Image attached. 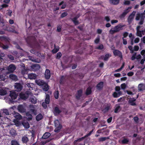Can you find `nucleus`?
Wrapping results in <instances>:
<instances>
[{
    "label": "nucleus",
    "mask_w": 145,
    "mask_h": 145,
    "mask_svg": "<svg viewBox=\"0 0 145 145\" xmlns=\"http://www.w3.org/2000/svg\"><path fill=\"white\" fill-rule=\"evenodd\" d=\"M35 82L38 85L41 86L43 90L46 91L48 90V86L44 81L40 79L37 80H35Z\"/></svg>",
    "instance_id": "1"
},
{
    "label": "nucleus",
    "mask_w": 145,
    "mask_h": 145,
    "mask_svg": "<svg viewBox=\"0 0 145 145\" xmlns=\"http://www.w3.org/2000/svg\"><path fill=\"white\" fill-rule=\"evenodd\" d=\"M14 116L16 119L14 120L13 122L17 126H20L21 125V123L18 120L22 119L21 116L19 113H16L14 114Z\"/></svg>",
    "instance_id": "2"
},
{
    "label": "nucleus",
    "mask_w": 145,
    "mask_h": 145,
    "mask_svg": "<svg viewBox=\"0 0 145 145\" xmlns=\"http://www.w3.org/2000/svg\"><path fill=\"white\" fill-rule=\"evenodd\" d=\"M123 25L121 24H120L118 25L115 26L114 27L112 28L110 31V33L113 34L116 32L118 31L121 30Z\"/></svg>",
    "instance_id": "3"
},
{
    "label": "nucleus",
    "mask_w": 145,
    "mask_h": 145,
    "mask_svg": "<svg viewBox=\"0 0 145 145\" xmlns=\"http://www.w3.org/2000/svg\"><path fill=\"white\" fill-rule=\"evenodd\" d=\"M32 95V93L29 91H28L25 93H21L20 94V97L22 99L25 100L28 98L29 96H31Z\"/></svg>",
    "instance_id": "4"
},
{
    "label": "nucleus",
    "mask_w": 145,
    "mask_h": 145,
    "mask_svg": "<svg viewBox=\"0 0 145 145\" xmlns=\"http://www.w3.org/2000/svg\"><path fill=\"white\" fill-rule=\"evenodd\" d=\"M54 123L56 127V129H55L54 131L56 132H58L61 129V126L57 120H55Z\"/></svg>",
    "instance_id": "5"
},
{
    "label": "nucleus",
    "mask_w": 145,
    "mask_h": 145,
    "mask_svg": "<svg viewBox=\"0 0 145 145\" xmlns=\"http://www.w3.org/2000/svg\"><path fill=\"white\" fill-rule=\"evenodd\" d=\"M0 71L2 72V73H0V79L2 80H4L7 77L4 74L5 70L4 69H0Z\"/></svg>",
    "instance_id": "6"
},
{
    "label": "nucleus",
    "mask_w": 145,
    "mask_h": 145,
    "mask_svg": "<svg viewBox=\"0 0 145 145\" xmlns=\"http://www.w3.org/2000/svg\"><path fill=\"white\" fill-rule=\"evenodd\" d=\"M50 101L49 96L48 95H46L45 100V103L43 102L42 104V106L45 108H47V106L46 104L49 103Z\"/></svg>",
    "instance_id": "7"
},
{
    "label": "nucleus",
    "mask_w": 145,
    "mask_h": 145,
    "mask_svg": "<svg viewBox=\"0 0 145 145\" xmlns=\"http://www.w3.org/2000/svg\"><path fill=\"white\" fill-rule=\"evenodd\" d=\"M140 18H141V19H144L145 18V13H142L141 14L139 13H137L136 16V20H139Z\"/></svg>",
    "instance_id": "8"
},
{
    "label": "nucleus",
    "mask_w": 145,
    "mask_h": 145,
    "mask_svg": "<svg viewBox=\"0 0 145 145\" xmlns=\"http://www.w3.org/2000/svg\"><path fill=\"white\" fill-rule=\"evenodd\" d=\"M22 85L18 83H16L14 85V88L17 91H20L22 89Z\"/></svg>",
    "instance_id": "9"
},
{
    "label": "nucleus",
    "mask_w": 145,
    "mask_h": 145,
    "mask_svg": "<svg viewBox=\"0 0 145 145\" xmlns=\"http://www.w3.org/2000/svg\"><path fill=\"white\" fill-rule=\"evenodd\" d=\"M18 94L14 91H10V96L12 99H15L17 97Z\"/></svg>",
    "instance_id": "10"
},
{
    "label": "nucleus",
    "mask_w": 145,
    "mask_h": 145,
    "mask_svg": "<svg viewBox=\"0 0 145 145\" xmlns=\"http://www.w3.org/2000/svg\"><path fill=\"white\" fill-rule=\"evenodd\" d=\"M44 76L45 77L46 79H49L50 78L51 76V73L50 70L48 69H46V70Z\"/></svg>",
    "instance_id": "11"
},
{
    "label": "nucleus",
    "mask_w": 145,
    "mask_h": 145,
    "mask_svg": "<svg viewBox=\"0 0 145 145\" xmlns=\"http://www.w3.org/2000/svg\"><path fill=\"white\" fill-rule=\"evenodd\" d=\"M18 109L19 112L22 113H23L25 112V106L22 105L18 106Z\"/></svg>",
    "instance_id": "12"
},
{
    "label": "nucleus",
    "mask_w": 145,
    "mask_h": 145,
    "mask_svg": "<svg viewBox=\"0 0 145 145\" xmlns=\"http://www.w3.org/2000/svg\"><path fill=\"white\" fill-rule=\"evenodd\" d=\"M113 53L115 56H118L122 58V56L121 53L119 50H116L113 51Z\"/></svg>",
    "instance_id": "13"
},
{
    "label": "nucleus",
    "mask_w": 145,
    "mask_h": 145,
    "mask_svg": "<svg viewBox=\"0 0 145 145\" xmlns=\"http://www.w3.org/2000/svg\"><path fill=\"white\" fill-rule=\"evenodd\" d=\"M135 13L136 12L133 11L130 15L128 19V21L129 23L131 22V21L133 19Z\"/></svg>",
    "instance_id": "14"
},
{
    "label": "nucleus",
    "mask_w": 145,
    "mask_h": 145,
    "mask_svg": "<svg viewBox=\"0 0 145 145\" xmlns=\"http://www.w3.org/2000/svg\"><path fill=\"white\" fill-rule=\"evenodd\" d=\"M2 117L0 114V118H1V120L3 119V120H2V121L1 122V123H6L7 122L10 121V119H9L7 117L3 118V117L2 118Z\"/></svg>",
    "instance_id": "15"
},
{
    "label": "nucleus",
    "mask_w": 145,
    "mask_h": 145,
    "mask_svg": "<svg viewBox=\"0 0 145 145\" xmlns=\"http://www.w3.org/2000/svg\"><path fill=\"white\" fill-rule=\"evenodd\" d=\"M30 112H31V113L32 114L36 115L37 111L34 107V106L33 105H31L30 106Z\"/></svg>",
    "instance_id": "16"
},
{
    "label": "nucleus",
    "mask_w": 145,
    "mask_h": 145,
    "mask_svg": "<svg viewBox=\"0 0 145 145\" xmlns=\"http://www.w3.org/2000/svg\"><path fill=\"white\" fill-rule=\"evenodd\" d=\"M16 69V67L14 65L12 64L10 65L8 68V71L10 72H12Z\"/></svg>",
    "instance_id": "17"
},
{
    "label": "nucleus",
    "mask_w": 145,
    "mask_h": 145,
    "mask_svg": "<svg viewBox=\"0 0 145 145\" xmlns=\"http://www.w3.org/2000/svg\"><path fill=\"white\" fill-rule=\"evenodd\" d=\"M31 67L32 71H35L40 69V66L39 65L35 64L31 66Z\"/></svg>",
    "instance_id": "18"
},
{
    "label": "nucleus",
    "mask_w": 145,
    "mask_h": 145,
    "mask_svg": "<svg viewBox=\"0 0 145 145\" xmlns=\"http://www.w3.org/2000/svg\"><path fill=\"white\" fill-rule=\"evenodd\" d=\"M7 93V89L6 88H3L0 89V95H5Z\"/></svg>",
    "instance_id": "19"
},
{
    "label": "nucleus",
    "mask_w": 145,
    "mask_h": 145,
    "mask_svg": "<svg viewBox=\"0 0 145 145\" xmlns=\"http://www.w3.org/2000/svg\"><path fill=\"white\" fill-rule=\"evenodd\" d=\"M136 99L133 98H130L129 99V102L131 105L134 106L136 104L135 102Z\"/></svg>",
    "instance_id": "20"
},
{
    "label": "nucleus",
    "mask_w": 145,
    "mask_h": 145,
    "mask_svg": "<svg viewBox=\"0 0 145 145\" xmlns=\"http://www.w3.org/2000/svg\"><path fill=\"white\" fill-rule=\"evenodd\" d=\"M122 95L121 91L115 92L113 94V97L115 98L118 97Z\"/></svg>",
    "instance_id": "21"
},
{
    "label": "nucleus",
    "mask_w": 145,
    "mask_h": 145,
    "mask_svg": "<svg viewBox=\"0 0 145 145\" xmlns=\"http://www.w3.org/2000/svg\"><path fill=\"white\" fill-rule=\"evenodd\" d=\"M138 89L139 91H142L145 89V85L143 84H140L138 86Z\"/></svg>",
    "instance_id": "22"
},
{
    "label": "nucleus",
    "mask_w": 145,
    "mask_h": 145,
    "mask_svg": "<svg viewBox=\"0 0 145 145\" xmlns=\"http://www.w3.org/2000/svg\"><path fill=\"white\" fill-rule=\"evenodd\" d=\"M37 77V76L35 74H30L28 75V78L30 79H35Z\"/></svg>",
    "instance_id": "23"
},
{
    "label": "nucleus",
    "mask_w": 145,
    "mask_h": 145,
    "mask_svg": "<svg viewBox=\"0 0 145 145\" xmlns=\"http://www.w3.org/2000/svg\"><path fill=\"white\" fill-rule=\"evenodd\" d=\"M111 55L110 54H106L105 56H103L102 57V58L105 61H107L108 60V59L110 57Z\"/></svg>",
    "instance_id": "24"
},
{
    "label": "nucleus",
    "mask_w": 145,
    "mask_h": 145,
    "mask_svg": "<svg viewBox=\"0 0 145 145\" xmlns=\"http://www.w3.org/2000/svg\"><path fill=\"white\" fill-rule=\"evenodd\" d=\"M137 31V35L140 37H141L142 36V35H144V32L143 31H140L139 30Z\"/></svg>",
    "instance_id": "25"
},
{
    "label": "nucleus",
    "mask_w": 145,
    "mask_h": 145,
    "mask_svg": "<svg viewBox=\"0 0 145 145\" xmlns=\"http://www.w3.org/2000/svg\"><path fill=\"white\" fill-rule=\"evenodd\" d=\"M61 112V110H60L58 107H56L55 108L54 111V113L55 115L58 114Z\"/></svg>",
    "instance_id": "26"
},
{
    "label": "nucleus",
    "mask_w": 145,
    "mask_h": 145,
    "mask_svg": "<svg viewBox=\"0 0 145 145\" xmlns=\"http://www.w3.org/2000/svg\"><path fill=\"white\" fill-rule=\"evenodd\" d=\"M141 40L144 43H145V36L142 38ZM141 54L142 56L145 55V50H142L141 52Z\"/></svg>",
    "instance_id": "27"
},
{
    "label": "nucleus",
    "mask_w": 145,
    "mask_h": 145,
    "mask_svg": "<svg viewBox=\"0 0 145 145\" xmlns=\"http://www.w3.org/2000/svg\"><path fill=\"white\" fill-rule=\"evenodd\" d=\"M9 78L12 80L16 81L17 80V76L13 74H11L9 75Z\"/></svg>",
    "instance_id": "28"
},
{
    "label": "nucleus",
    "mask_w": 145,
    "mask_h": 145,
    "mask_svg": "<svg viewBox=\"0 0 145 145\" xmlns=\"http://www.w3.org/2000/svg\"><path fill=\"white\" fill-rule=\"evenodd\" d=\"M50 135V134L49 133H45L42 137V138L44 139L48 138Z\"/></svg>",
    "instance_id": "29"
},
{
    "label": "nucleus",
    "mask_w": 145,
    "mask_h": 145,
    "mask_svg": "<svg viewBox=\"0 0 145 145\" xmlns=\"http://www.w3.org/2000/svg\"><path fill=\"white\" fill-rule=\"evenodd\" d=\"M103 86V82H101L97 85V88L98 89H100L102 88Z\"/></svg>",
    "instance_id": "30"
},
{
    "label": "nucleus",
    "mask_w": 145,
    "mask_h": 145,
    "mask_svg": "<svg viewBox=\"0 0 145 145\" xmlns=\"http://www.w3.org/2000/svg\"><path fill=\"white\" fill-rule=\"evenodd\" d=\"M42 116L41 114H39L36 117V119L37 121H39L42 118Z\"/></svg>",
    "instance_id": "31"
},
{
    "label": "nucleus",
    "mask_w": 145,
    "mask_h": 145,
    "mask_svg": "<svg viewBox=\"0 0 145 145\" xmlns=\"http://www.w3.org/2000/svg\"><path fill=\"white\" fill-rule=\"evenodd\" d=\"M120 0H110V2L111 4L115 5L119 3Z\"/></svg>",
    "instance_id": "32"
},
{
    "label": "nucleus",
    "mask_w": 145,
    "mask_h": 145,
    "mask_svg": "<svg viewBox=\"0 0 145 145\" xmlns=\"http://www.w3.org/2000/svg\"><path fill=\"white\" fill-rule=\"evenodd\" d=\"M26 115L27 116V118L28 120H30L32 119V116L31 114H29V112L26 113Z\"/></svg>",
    "instance_id": "33"
},
{
    "label": "nucleus",
    "mask_w": 145,
    "mask_h": 145,
    "mask_svg": "<svg viewBox=\"0 0 145 145\" xmlns=\"http://www.w3.org/2000/svg\"><path fill=\"white\" fill-rule=\"evenodd\" d=\"M31 101L33 104H35L37 102L36 98L35 97H31L30 98Z\"/></svg>",
    "instance_id": "34"
},
{
    "label": "nucleus",
    "mask_w": 145,
    "mask_h": 145,
    "mask_svg": "<svg viewBox=\"0 0 145 145\" xmlns=\"http://www.w3.org/2000/svg\"><path fill=\"white\" fill-rule=\"evenodd\" d=\"M22 125L25 128H28L29 127V123L27 122H23L22 123Z\"/></svg>",
    "instance_id": "35"
},
{
    "label": "nucleus",
    "mask_w": 145,
    "mask_h": 145,
    "mask_svg": "<svg viewBox=\"0 0 145 145\" xmlns=\"http://www.w3.org/2000/svg\"><path fill=\"white\" fill-rule=\"evenodd\" d=\"M27 86L29 88L30 90V89H33V88L34 87V85L33 83H28L27 84Z\"/></svg>",
    "instance_id": "36"
},
{
    "label": "nucleus",
    "mask_w": 145,
    "mask_h": 145,
    "mask_svg": "<svg viewBox=\"0 0 145 145\" xmlns=\"http://www.w3.org/2000/svg\"><path fill=\"white\" fill-rule=\"evenodd\" d=\"M28 140V138L26 137H24L22 138V141L24 143L27 142Z\"/></svg>",
    "instance_id": "37"
},
{
    "label": "nucleus",
    "mask_w": 145,
    "mask_h": 145,
    "mask_svg": "<svg viewBox=\"0 0 145 145\" xmlns=\"http://www.w3.org/2000/svg\"><path fill=\"white\" fill-rule=\"evenodd\" d=\"M120 110V106L118 105H116V108L115 110V113L118 112Z\"/></svg>",
    "instance_id": "38"
},
{
    "label": "nucleus",
    "mask_w": 145,
    "mask_h": 145,
    "mask_svg": "<svg viewBox=\"0 0 145 145\" xmlns=\"http://www.w3.org/2000/svg\"><path fill=\"white\" fill-rule=\"evenodd\" d=\"M28 70L24 69V70H22V73L23 75L27 74L28 72Z\"/></svg>",
    "instance_id": "39"
},
{
    "label": "nucleus",
    "mask_w": 145,
    "mask_h": 145,
    "mask_svg": "<svg viewBox=\"0 0 145 145\" xmlns=\"http://www.w3.org/2000/svg\"><path fill=\"white\" fill-rule=\"evenodd\" d=\"M131 7H128L127 9H126L125 11H124V12L123 13V14H127V13L129 12L130 10L131 9Z\"/></svg>",
    "instance_id": "40"
},
{
    "label": "nucleus",
    "mask_w": 145,
    "mask_h": 145,
    "mask_svg": "<svg viewBox=\"0 0 145 145\" xmlns=\"http://www.w3.org/2000/svg\"><path fill=\"white\" fill-rule=\"evenodd\" d=\"M82 93V91L80 90L78 92L77 95L76 96L77 98L79 99L80 97L81 96Z\"/></svg>",
    "instance_id": "41"
},
{
    "label": "nucleus",
    "mask_w": 145,
    "mask_h": 145,
    "mask_svg": "<svg viewBox=\"0 0 145 145\" xmlns=\"http://www.w3.org/2000/svg\"><path fill=\"white\" fill-rule=\"evenodd\" d=\"M91 89L90 87L88 88L86 91V94L87 95H88L91 93Z\"/></svg>",
    "instance_id": "42"
},
{
    "label": "nucleus",
    "mask_w": 145,
    "mask_h": 145,
    "mask_svg": "<svg viewBox=\"0 0 145 145\" xmlns=\"http://www.w3.org/2000/svg\"><path fill=\"white\" fill-rule=\"evenodd\" d=\"M124 63H123L121 67L119 69H117L115 71V72H118L121 71L124 67Z\"/></svg>",
    "instance_id": "43"
},
{
    "label": "nucleus",
    "mask_w": 145,
    "mask_h": 145,
    "mask_svg": "<svg viewBox=\"0 0 145 145\" xmlns=\"http://www.w3.org/2000/svg\"><path fill=\"white\" fill-rule=\"evenodd\" d=\"M59 50V47H55L54 49L52 50V52L54 53H55L57 52Z\"/></svg>",
    "instance_id": "44"
},
{
    "label": "nucleus",
    "mask_w": 145,
    "mask_h": 145,
    "mask_svg": "<svg viewBox=\"0 0 145 145\" xmlns=\"http://www.w3.org/2000/svg\"><path fill=\"white\" fill-rule=\"evenodd\" d=\"M10 133L11 135H14L16 134V131L14 129H12L10 131Z\"/></svg>",
    "instance_id": "45"
},
{
    "label": "nucleus",
    "mask_w": 145,
    "mask_h": 145,
    "mask_svg": "<svg viewBox=\"0 0 145 145\" xmlns=\"http://www.w3.org/2000/svg\"><path fill=\"white\" fill-rule=\"evenodd\" d=\"M54 97L56 99H57L58 98L59 93L58 91H56L54 93Z\"/></svg>",
    "instance_id": "46"
},
{
    "label": "nucleus",
    "mask_w": 145,
    "mask_h": 145,
    "mask_svg": "<svg viewBox=\"0 0 145 145\" xmlns=\"http://www.w3.org/2000/svg\"><path fill=\"white\" fill-rule=\"evenodd\" d=\"M12 145H19V144L16 141L13 140L11 142Z\"/></svg>",
    "instance_id": "47"
},
{
    "label": "nucleus",
    "mask_w": 145,
    "mask_h": 145,
    "mask_svg": "<svg viewBox=\"0 0 145 145\" xmlns=\"http://www.w3.org/2000/svg\"><path fill=\"white\" fill-rule=\"evenodd\" d=\"M0 39L3 40H5V41L8 40V39L5 37H0Z\"/></svg>",
    "instance_id": "48"
},
{
    "label": "nucleus",
    "mask_w": 145,
    "mask_h": 145,
    "mask_svg": "<svg viewBox=\"0 0 145 145\" xmlns=\"http://www.w3.org/2000/svg\"><path fill=\"white\" fill-rule=\"evenodd\" d=\"M121 86L122 89H124L126 88V85L125 84L123 83L121 85Z\"/></svg>",
    "instance_id": "49"
},
{
    "label": "nucleus",
    "mask_w": 145,
    "mask_h": 145,
    "mask_svg": "<svg viewBox=\"0 0 145 145\" xmlns=\"http://www.w3.org/2000/svg\"><path fill=\"white\" fill-rule=\"evenodd\" d=\"M3 113L5 114L6 115H8L9 114L8 110L6 109H4L3 110Z\"/></svg>",
    "instance_id": "50"
},
{
    "label": "nucleus",
    "mask_w": 145,
    "mask_h": 145,
    "mask_svg": "<svg viewBox=\"0 0 145 145\" xmlns=\"http://www.w3.org/2000/svg\"><path fill=\"white\" fill-rule=\"evenodd\" d=\"M76 18H75L72 20L73 22L75 25H77L78 24V22L76 20Z\"/></svg>",
    "instance_id": "51"
},
{
    "label": "nucleus",
    "mask_w": 145,
    "mask_h": 145,
    "mask_svg": "<svg viewBox=\"0 0 145 145\" xmlns=\"http://www.w3.org/2000/svg\"><path fill=\"white\" fill-rule=\"evenodd\" d=\"M128 142V140L127 139H123L122 141V143L125 144L126 143Z\"/></svg>",
    "instance_id": "52"
},
{
    "label": "nucleus",
    "mask_w": 145,
    "mask_h": 145,
    "mask_svg": "<svg viewBox=\"0 0 145 145\" xmlns=\"http://www.w3.org/2000/svg\"><path fill=\"white\" fill-rule=\"evenodd\" d=\"M120 87L116 86L115 88V90L116 91V92H118L119 91H120Z\"/></svg>",
    "instance_id": "53"
},
{
    "label": "nucleus",
    "mask_w": 145,
    "mask_h": 145,
    "mask_svg": "<svg viewBox=\"0 0 145 145\" xmlns=\"http://www.w3.org/2000/svg\"><path fill=\"white\" fill-rule=\"evenodd\" d=\"M136 53H135L133 55L131 58L132 60H133L135 59H136Z\"/></svg>",
    "instance_id": "54"
},
{
    "label": "nucleus",
    "mask_w": 145,
    "mask_h": 145,
    "mask_svg": "<svg viewBox=\"0 0 145 145\" xmlns=\"http://www.w3.org/2000/svg\"><path fill=\"white\" fill-rule=\"evenodd\" d=\"M61 53L58 52L57 54L56 57L57 58H59L61 57Z\"/></svg>",
    "instance_id": "55"
},
{
    "label": "nucleus",
    "mask_w": 145,
    "mask_h": 145,
    "mask_svg": "<svg viewBox=\"0 0 145 145\" xmlns=\"http://www.w3.org/2000/svg\"><path fill=\"white\" fill-rule=\"evenodd\" d=\"M124 4L125 5H129L130 4V2L129 1H125L124 2Z\"/></svg>",
    "instance_id": "56"
},
{
    "label": "nucleus",
    "mask_w": 145,
    "mask_h": 145,
    "mask_svg": "<svg viewBox=\"0 0 145 145\" xmlns=\"http://www.w3.org/2000/svg\"><path fill=\"white\" fill-rule=\"evenodd\" d=\"M144 19L142 18L141 19V20L140 22H139L138 24L139 25H142L144 23Z\"/></svg>",
    "instance_id": "57"
},
{
    "label": "nucleus",
    "mask_w": 145,
    "mask_h": 145,
    "mask_svg": "<svg viewBox=\"0 0 145 145\" xmlns=\"http://www.w3.org/2000/svg\"><path fill=\"white\" fill-rule=\"evenodd\" d=\"M99 40V37H98L95 40V43H98Z\"/></svg>",
    "instance_id": "58"
},
{
    "label": "nucleus",
    "mask_w": 145,
    "mask_h": 145,
    "mask_svg": "<svg viewBox=\"0 0 145 145\" xmlns=\"http://www.w3.org/2000/svg\"><path fill=\"white\" fill-rule=\"evenodd\" d=\"M133 74H134V73L133 72H128L127 73V75L128 76H131L133 75Z\"/></svg>",
    "instance_id": "59"
},
{
    "label": "nucleus",
    "mask_w": 145,
    "mask_h": 145,
    "mask_svg": "<svg viewBox=\"0 0 145 145\" xmlns=\"http://www.w3.org/2000/svg\"><path fill=\"white\" fill-rule=\"evenodd\" d=\"M139 47L138 46H134V50L135 51H138L139 49Z\"/></svg>",
    "instance_id": "60"
},
{
    "label": "nucleus",
    "mask_w": 145,
    "mask_h": 145,
    "mask_svg": "<svg viewBox=\"0 0 145 145\" xmlns=\"http://www.w3.org/2000/svg\"><path fill=\"white\" fill-rule=\"evenodd\" d=\"M67 15V13L66 12H65L62 13L61 15L62 17H64Z\"/></svg>",
    "instance_id": "61"
},
{
    "label": "nucleus",
    "mask_w": 145,
    "mask_h": 145,
    "mask_svg": "<svg viewBox=\"0 0 145 145\" xmlns=\"http://www.w3.org/2000/svg\"><path fill=\"white\" fill-rule=\"evenodd\" d=\"M139 40L140 39L139 38H137L135 39L134 40L135 42V43H138L139 42Z\"/></svg>",
    "instance_id": "62"
},
{
    "label": "nucleus",
    "mask_w": 145,
    "mask_h": 145,
    "mask_svg": "<svg viewBox=\"0 0 145 145\" xmlns=\"http://www.w3.org/2000/svg\"><path fill=\"white\" fill-rule=\"evenodd\" d=\"M7 7V5L6 4H3L0 7V9H1L3 7Z\"/></svg>",
    "instance_id": "63"
},
{
    "label": "nucleus",
    "mask_w": 145,
    "mask_h": 145,
    "mask_svg": "<svg viewBox=\"0 0 145 145\" xmlns=\"http://www.w3.org/2000/svg\"><path fill=\"white\" fill-rule=\"evenodd\" d=\"M12 13V11L10 10H9L8 11V12L7 13V14L9 16H11V13Z\"/></svg>",
    "instance_id": "64"
}]
</instances>
